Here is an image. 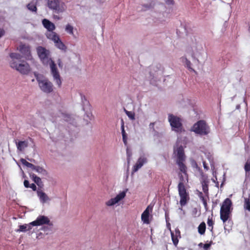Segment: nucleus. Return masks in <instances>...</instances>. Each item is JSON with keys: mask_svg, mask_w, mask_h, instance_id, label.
I'll return each mask as SVG.
<instances>
[{"mask_svg": "<svg viewBox=\"0 0 250 250\" xmlns=\"http://www.w3.org/2000/svg\"><path fill=\"white\" fill-rule=\"evenodd\" d=\"M37 52L39 58L43 64H49L53 80L58 87H61L62 83L61 76L54 62L49 57V51L45 47L40 46L37 47Z\"/></svg>", "mask_w": 250, "mask_h": 250, "instance_id": "1", "label": "nucleus"}, {"mask_svg": "<svg viewBox=\"0 0 250 250\" xmlns=\"http://www.w3.org/2000/svg\"><path fill=\"white\" fill-rule=\"evenodd\" d=\"M10 57L12 60L10 66L23 75H27L31 71L29 64L25 61H21L22 56L17 53H11Z\"/></svg>", "mask_w": 250, "mask_h": 250, "instance_id": "2", "label": "nucleus"}, {"mask_svg": "<svg viewBox=\"0 0 250 250\" xmlns=\"http://www.w3.org/2000/svg\"><path fill=\"white\" fill-rule=\"evenodd\" d=\"M179 182L178 185V193L180 198V204L182 207L185 206L189 200V196L188 191L186 188L185 184L188 183V175H186V179L183 175L179 173Z\"/></svg>", "mask_w": 250, "mask_h": 250, "instance_id": "3", "label": "nucleus"}, {"mask_svg": "<svg viewBox=\"0 0 250 250\" xmlns=\"http://www.w3.org/2000/svg\"><path fill=\"white\" fill-rule=\"evenodd\" d=\"M36 80L41 90L45 93H50L53 91V83L42 75L34 73Z\"/></svg>", "mask_w": 250, "mask_h": 250, "instance_id": "4", "label": "nucleus"}, {"mask_svg": "<svg viewBox=\"0 0 250 250\" xmlns=\"http://www.w3.org/2000/svg\"><path fill=\"white\" fill-rule=\"evenodd\" d=\"M46 1L47 7L54 13H62L66 10V6L61 0H46Z\"/></svg>", "mask_w": 250, "mask_h": 250, "instance_id": "5", "label": "nucleus"}, {"mask_svg": "<svg viewBox=\"0 0 250 250\" xmlns=\"http://www.w3.org/2000/svg\"><path fill=\"white\" fill-rule=\"evenodd\" d=\"M191 131L200 135H207L210 132V128L205 121L200 120L193 125Z\"/></svg>", "mask_w": 250, "mask_h": 250, "instance_id": "6", "label": "nucleus"}, {"mask_svg": "<svg viewBox=\"0 0 250 250\" xmlns=\"http://www.w3.org/2000/svg\"><path fill=\"white\" fill-rule=\"evenodd\" d=\"M168 120L171 126L172 130L176 132H182L183 125L182 119L172 114H169L168 116Z\"/></svg>", "mask_w": 250, "mask_h": 250, "instance_id": "7", "label": "nucleus"}, {"mask_svg": "<svg viewBox=\"0 0 250 250\" xmlns=\"http://www.w3.org/2000/svg\"><path fill=\"white\" fill-rule=\"evenodd\" d=\"M18 49L26 60H30L32 59L30 47L29 45L21 44L19 45Z\"/></svg>", "mask_w": 250, "mask_h": 250, "instance_id": "8", "label": "nucleus"}, {"mask_svg": "<svg viewBox=\"0 0 250 250\" xmlns=\"http://www.w3.org/2000/svg\"><path fill=\"white\" fill-rule=\"evenodd\" d=\"M31 224L32 225V226H39L45 224L52 225L50 223L49 219L47 216L44 215L39 216L36 220L31 222Z\"/></svg>", "mask_w": 250, "mask_h": 250, "instance_id": "9", "label": "nucleus"}, {"mask_svg": "<svg viewBox=\"0 0 250 250\" xmlns=\"http://www.w3.org/2000/svg\"><path fill=\"white\" fill-rule=\"evenodd\" d=\"M126 195V192L123 191L118 194L115 198H111L105 203L107 206H112L118 203L121 200L124 199Z\"/></svg>", "mask_w": 250, "mask_h": 250, "instance_id": "10", "label": "nucleus"}, {"mask_svg": "<svg viewBox=\"0 0 250 250\" xmlns=\"http://www.w3.org/2000/svg\"><path fill=\"white\" fill-rule=\"evenodd\" d=\"M147 158L144 156L140 157L137 160L136 163L134 166L132 171L135 172L138 171V170L144 164L147 163Z\"/></svg>", "mask_w": 250, "mask_h": 250, "instance_id": "11", "label": "nucleus"}, {"mask_svg": "<svg viewBox=\"0 0 250 250\" xmlns=\"http://www.w3.org/2000/svg\"><path fill=\"white\" fill-rule=\"evenodd\" d=\"M152 210V208L150 207V206H148L144 211L143 212L141 215V219L142 221L146 224H149V212L151 211Z\"/></svg>", "mask_w": 250, "mask_h": 250, "instance_id": "12", "label": "nucleus"}, {"mask_svg": "<svg viewBox=\"0 0 250 250\" xmlns=\"http://www.w3.org/2000/svg\"><path fill=\"white\" fill-rule=\"evenodd\" d=\"M174 152H177V159L176 162H182L185 161V155L184 153V148L182 146H180L177 148Z\"/></svg>", "mask_w": 250, "mask_h": 250, "instance_id": "13", "label": "nucleus"}, {"mask_svg": "<svg viewBox=\"0 0 250 250\" xmlns=\"http://www.w3.org/2000/svg\"><path fill=\"white\" fill-rule=\"evenodd\" d=\"M42 23L43 26L47 29V32L53 31L56 28L55 24L47 19H44L42 20Z\"/></svg>", "mask_w": 250, "mask_h": 250, "instance_id": "14", "label": "nucleus"}, {"mask_svg": "<svg viewBox=\"0 0 250 250\" xmlns=\"http://www.w3.org/2000/svg\"><path fill=\"white\" fill-rule=\"evenodd\" d=\"M16 144L17 147V149L21 152H22L25 148L28 146V142L27 141H20L17 142L16 141Z\"/></svg>", "mask_w": 250, "mask_h": 250, "instance_id": "15", "label": "nucleus"}, {"mask_svg": "<svg viewBox=\"0 0 250 250\" xmlns=\"http://www.w3.org/2000/svg\"><path fill=\"white\" fill-rule=\"evenodd\" d=\"M232 203L230 199L229 198L226 199L223 202L222 205L221 207V210H224V211H230V207L231 206Z\"/></svg>", "mask_w": 250, "mask_h": 250, "instance_id": "16", "label": "nucleus"}, {"mask_svg": "<svg viewBox=\"0 0 250 250\" xmlns=\"http://www.w3.org/2000/svg\"><path fill=\"white\" fill-rule=\"evenodd\" d=\"M45 35L47 39L53 41L54 42L59 40V36L54 31L46 32Z\"/></svg>", "mask_w": 250, "mask_h": 250, "instance_id": "17", "label": "nucleus"}, {"mask_svg": "<svg viewBox=\"0 0 250 250\" xmlns=\"http://www.w3.org/2000/svg\"><path fill=\"white\" fill-rule=\"evenodd\" d=\"M37 195L39 197L42 203L46 202L47 200H49V198L47 195L43 192L42 190L40 189L37 190Z\"/></svg>", "mask_w": 250, "mask_h": 250, "instance_id": "18", "label": "nucleus"}, {"mask_svg": "<svg viewBox=\"0 0 250 250\" xmlns=\"http://www.w3.org/2000/svg\"><path fill=\"white\" fill-rule=\"evenodd\" d=\"M230 211H224L220 209V219L223 223H225L229 219Z\"/></svg>", "mask_w": 250, "mask_h": 250, "instance_id": "19", "label": "nucleus"}, {"mask_svg": "<svg viewBox=\"0 0 250 250\" xmlns=\"http://www.w3.org/2000/svg\"><path fill=\"white\" fill-rule=\"evenodd\" d=\"M28 9L32 12H37V1L33 0L27 5Z\"/></svg>", "mask_w": 250, "mask_h": 250, "instance_id": "20", "label": "nucleus"}, {"mask_svg": "<svg viewBox=\"0 0 250 250\" xmlns=\"http://www.w3.org/2000/svg\"><path fill=\"white\" fill-rule=\"evenodd\" d=\"M184 161L176 162V163L178 165L180 171L183 173L185 175H187V167L184 163Z\"/></svg>", "mask_w": 250, "mask_h": 250, "instance_id": "21", "label": "nucleus"}, {"mask_svg": "<svg viewBox=\"0 0 250 250\" xmlns=\"http://www.w3.org/2000/svg\"><path fill=\"white\" fill-rule=\"evenodd\" d=\"M54 43H55V46L59 49L62 50H64V51H65V50L66 49V46L61 41V40L60 39V37L59 38V40H56V41H55L54 42Z\"/></svg>", "mask_w": 250, "mask_h": 250, "instance_id": "22", "label": "nucleus"}, {"mask_svg": "<svg viewBox=\"0 0 250 250\" xmlns=\"http://www.w3.org/2000/svg\"><path fill=\"white\" fill-rule=\"evenodd\" d=\"M32 169L35 170L39 173H41L43 175H46L47 174V171L42 167L39 166H36L32 167Z\"/></svg>", "mask_w": 250, "mask_h": 250, "instance_id": "23", "label": "nucleus"}, {"mask_svg": "<svg viewBox=\"0 0 250 250\" xmlns=\"http://www.w3.org/2000/svg\"><path fill=\"white\" fill-rule=\"evenodd\" d=\"M207 224L208 226V228L210 230V231L213 233V225L214 224V222L212 219V215L210 216H209L208 218Z\"/></svg>", "mask_w": 250, "mask_h": 250, "instance_id": "24", "label": "nucleus"}, {"mask_svg": "<svg viewBox=\"0 0 250 250\" xmlns=\"http://www.w3.org/2000/svg\"><path fill=\"white\" fill-rule=\"evenodd\" d=\"M122 134L123 136V141L125 145L127 144V135L125 132L124 128V123L123 120H122L121 125Z\"/></svg>", "mask_w": 250, "mask_h": 250, "instance_id": "25", "label": "nucleus"}, {"mask_svg": "<svg viewBox=\"0 0 250 250\" xmlns=\"http://www.w3.org/2000/svg\"><path fill=\"white\" fill-rule=\"evenodd\" d=\"M206 226L204 222H202L198 227V231L201 235L204 234L206 231Z\"/></svg>", "mask_w": 250, "mask_h": 250, "instance_id": "26", "label": "nucleus"}, {"mask_svg": "<svg viewBox=\"0 0 250 250\" xmlns=\"http://www.w3.org/2000/svg\"><path fill=\"white\" fill-rule=\"evenodd\" d=\"M244 208L245 209L250 211V195L248 197H244Z\"/></svg>", "mask_w": 250, "mask_h": 250, "instance_id": "27", "label": "nucleus"}, {"mask_svg": "<svg viewBox=\"0 0 250 250\" xmlns=\"http://www.w3.org/2000/svg\"><path fill=\"white\" fill-rule=\"evenodd\" d=\"M32 178L33 181L38 186H40L42 184L41 179L38 177L36 175L33 174L32 175Z\"/></svg>", "mask_w": 250, "mask_h": 250, "instance_id": "28", "label": "nucleus"}, {"mask_svg": "<svg viewBox=\"0 0 250 250\" xmlns=\"http://www.w3.org/2000/svg\"><path fill=\"white\" fill-rule=\"evenodd\" d=\"M171 239H172V240L174 245L175 247H177V245L178 244V242H179V239H178L179 236L175 235L174 233L172 231H171Z\"/></svg>", "mask_w": 250, "mask_h": 250, "instance_id": "29", "label": "nucleus"}, {"mask_svg": "<svg viewBox=\"0 0 250 250\" xmlns=\"http://www.w3.org/2000/svg\"><path fill=\"white\" fill-rule=\"evenodd\" d=\"M183 61H184L186 63V65L187 67L190 70V71H194V72L196 73V72L191 67V63L187 59L186 57H183Z\"/></svg>", "mask_w": 250, "mask_h": 250, "instance_id": "30", "label": "nucleus"}, {"mask_svg": "<svg viewBox=\"0 0 250 250\" xmlns=\"http://www.w3.org/2000/svg\"><path fill=\"white\" fill-rule=\"evenodd\" d=\"M21 162L22 165L26 166L28 167L32 168L33 167H34V165L28 162L25 159L23 158H21L20 160Z\"/></svg>", "mask_w": 250, "mask_h": 250, "instance_id": "31", "label": "nucleus"}, {"mask_svg": "<svg viewBox=\"0 0 250 250\" xmlns=\"http://www.w3.org/2000/svg\"><path fill=\"white\" fill-rule=\"evenodd\" d=\"M124 111L126 114V115L128 116V117L131 119V120H135V113L134 112L132 111H129L126 110L125 109H124Z\"/></svg>", "mask_w": 250, "mask_h": 250, "instance_id": "32", "label": "nucleus"}, {"mask_svg": "<svg viewBox=\"0 0 250 250\" xmlns=\"http://www.w3.org/2000/svg\"><path fill=\"white\" fill-rule=\"evenodd\" d=\"M202 189L205 195L208 197V185L205 183L204 182L202 183Z\"/></svg>", "mask_w": 250, "mask_h": 250, "instance_id": "33", "label": "nucleus"}, {"mask_svg": "<svg viewBox=\"0 0 250 250\" xmlns=\"http://www.w3.org/2000/svg\"><path fill=\"white\" fill-rule=\"evenodd\" d=\"M65 31L71 35H74L73 27L69 24H67L65 28Z\"/></svg>", "mask_w": 250, "mask_h": 250, "instance_id": "34", "label": "nucleus"}, {"mask_svg": "<svg viewBox=\"0 0 250 250\" xmlns=\"http://www.w3.org/2000/svg\"><path fill=\"white\" fill-rule=\"evenodd\" d=\"M244 169L246 172H248L250 171V157L247 159L245 163Z\"/></svg>", "mask_w": 250, "mask_h": 250, "instance_id": "35", "label": "nucleus"}, {"mask_svg": "<svg viewBox=\"0 0 250 250\" xmlns=\"http://www.w3.org/2000/svg\"><path fill=\"white\" fill-rule=\"evenodd\" d=\"M27 224L20 225L19 229L17 230V232H26L27 231Z\"/></svg>", "mask_w": 250, "mask_h": 250, "instance_id": "36", "label": "nucleus"}, {"mask_svg": "<svg viewBox=\"0 0 250 250\" xmlns=\"http://www.w3.org/2000/svg\"><path fill=\"white\" fill-rule=\"evenodd\" d=\"M82 102L84 104H85L86 106L90 107L89 103L86 99L85 98V97H83V99L82 98Z\"/></svg>", "mask_w": 250, "mask_h": 250, "instance_id": "37", "label": "nucleus"}, {"mask_svg": "<svg viewBox=\"0 0 250 250\" xmlns=\"http://www.w3.org/2000/svg\"><path fill=\"white\" fill-rule=\"evenodd\" d=\"M212 244V242L211 241L209 243H206L204 245V248L205 250H207L208 248H210Z\"/></svg>", "mask_w": 250, "mask_h": 250, "instance_id": "38", "label": "nucleus"}, {"mask_svg": "<svg viewBox=\"0 0 250 250\" xmlns=\"http://www.w3.org/2000/svg\"><path fill=\"white\" fill-rule=\"evenodd\" d=\"M24 186L26 188H29L30 184L28 180H25L23 182Z\"/></svg>", "mask_w": 250, "mask_h": 250, "instance_id": "39", "label": "nucleus"}, {"mask_svg": "<svg viewBox=\"0 0 250 250\" xmlns=\"http://www.w3.org/2000/svg\"><path fill=\"white\" fill-rule=\"evenodd\" d=\"M29 188H32L33 191H36L37 190V187L34 183L30 184Z\"/></svg>", "mask_w": 250, "mask_h": 250, "instance_id": "40", "label": "nucleus"}, {"mask_svg": "<svg viewBox=\"0 0 250 250\" xmlns=\"http://www.w3.org/2000/svg\"><path fill=\"white\" fill-rule=\"evenodd\" d=\"M203 203V205H204V206L205 207V208L206 209H207L208 208V204H207V200L206 199H203V200H202Z\"/></svg>", "mask_w": 250, "mask_h": 250, "instance_id": "41", "label": "nucleus"}, {"mask_svg": "<svg viewBox=\"0 0 250 250\" xmlns=\"http://www.w3.org/2000/svg\"><path fill=\"white\" fill-rule=\"evenodd\" d=\"M174 235L179 236L180 238L181 237L180 231L178 229H175Z\"/></svg>", "mask_w": 250, "mask_h": 250, "instance_id": "42", "label": "nucleus"}, {"mask_svg": "<svg viewBox=\"0 0 250 250\" xmlns=\"http://www.w3.org/2000/svg\"><path fill=\"white\" fill-rule=\"evenodd\" d=\"M5 34V31L3 29L0 28V38Z\"/></svg>", "mask_w": 250, "mask_h": 250, "instance_id": "43", "label": "nucleus"}, {"mask_svg": "<svg viewBox=\"0 0 250 250\" xmlns=\"http://www.w3.org/2000/svg\"><path fill=\"white\" fill-rule=\"evenodd\" d=\"M198 196L201 200H203V199H205V198L204 197L202 192H199Z\"/></svg>", "mask_w": 250, "mask_h": 250, "instance_id": "44", "label": "nucleus"}, {"mask_svg": "<svg viewBox=\"0 0 250 250\" xmlns=\"http://www.w3.org/2000/svg\"><path fill=\"white\" fill-rule=\"evenodd\" d=\"M203 167H204V168H205V169H206V170H208L209 169V168H208V167L207 166V163H206V162H205V161H204V162H203Z\"/></svg>", "mask_w": 250, "mask_h": 250, "instance_id": "45", "label": "nucleus"}, {"mask_svg": "<svg viewBox=\"0 0 250 250\" xmlns=\"http://www.w3.org/2000/svg\"><path fill=\"white\" fill-rule=\"evenodd\" d=\"M166 3L167 4H171L173 5L174 4V0H167L166 1Z\"/></svg>", "mask_w": 250, "mask_h": 250, "instance_id": "46", "label": "nucleus"}, {"mask_svg": "<svg viewBox=\"0 0 250 250\" xmlns=\"http://www.w3.org/2000/svg\"><path fill=\"white\" fill-rule=\"evenodd\" d=\"M154 125H155V123L153 122V123H151L150 124H149V127L150 128H151L153 129V130H154Z\"/></svg>", "mask_w": 250, "mask_h": 250, "instance_id": "47", "label": "nucleus"}, {"mask_svg": "<svg viewBox=\"0 0 250 250\" xmlns=\"http://www.w3.org/2000/svg\"><path fill=\"white\" fill-rule=\"evenodd\" d=\"M27 231L30 230L32 229V225L31 224V223H30L29 224H27Z\"/></svg>", "mask_w": 250, "mask_h": 250, "instance_id": "48", "label": "nucleus"}, {"mask_svg": "<svg viewBox=\"0 0 250 250\" xmlns=\"http://www.w3.org/2000/svg\"><path fill=\"white\" fill-rule=\"evenodd\" d=\"M54 18L56 19H57V20H60V17L59 16H57V15L55 16V15H54Z\"/></svg>", "mask_w": 250, "mask_h": 250, "instance_id": "49", "label": "nucleus"}, {"mask_svg": "<svg viewBox=\"0 0 250 250\" xmlns=\"http://www.w3.org/2000/svg\"><path fill=\"white\" fill-rule=\"evenodd\" d=\"M59 66L60 67L61 66V62H59V63H58Z\"/></svg>", "mask_w": 250, "mask_h": 250, "instance_id": "50", "label": "nucleus"}, {"mask_svg": "<svg viewBox=\"0 0 250 250\" xmlns=\"http://www.w3.org/2000/svg\"><path fill=\"white\" fill-rule=\"evenodd\" d=\"M85 108L83 106V110H85Z\"/></svg>", "mask_w": 250, "mask_h": 250, "instance_id": "51", "label": "nucleus"}]
</instances>
